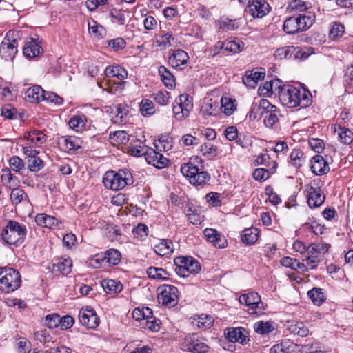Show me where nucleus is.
<instances>
[{
	"label": "nucleus",
	"instance_id": "nucleus-51",
	"mask_svg": "<svg viewBox=\"0 0 353 353\" xmlns=\"http://www.w3.org/2000/svg\"><path fill=\"white\" fill-rule=\"evenodd\" d=\"M153 99L160 105H165L170 98V92L167 90H159L152 94Z\"/></svg>",
	"mask_w": 353,
	"mask_h": 353
},
{
	"label": "nucleus",
	"instance_id": "nucleus-59",
	"mask_svg": "<svg viewBox=\"0 0 353 353\" xmlns=\"http://www.w3.org/2000/svg\"><path fill=\"white\" fill-rule=\"evenodd\" d=\"M214 323V320L211 316L202 314L199 316L196 320V325L199 328H210Z\"/></svg>",
	"mask_w": 353,
	"mask_h": 353
},
{
	"label": "nucleus",
	"instance_id": "nucleus-35",
	"mask_svg": "<svg viewBox=\"0 0 353 353\" xmlns=\"http://www.w3.org/2000/svg\"><path fill=\"white\" fill-rule=\"evenodd\" d=\"M154 250L157 254L165 256L172 252L173 243L170 240L163 239L155 245Z\"/></svg>",
	"mask_w": 353,
	"mask_h": 353
},
{
	"label": "nucleus",
	"instance_id": "nucleus-31",
	"mask_svg": "<svg viewBox=\"0 0 353 353\" xmlns=\"http://www.w3.org/2000/svg\"><path fill=\"white\" fill-rule=\"evenodd\" d=\"M86 117L82 113L73 116L69 120L70 127L77 132L82 131L85 128Z\"/></svg>",
	"mask_w": 353,
	"mask_h": 353
},
{
	"label": "nucleus",
	"instance_id": "nucleus-64",
	"mask_svg": "<svg viewBox=\"0 0 353 353\" xmlns=\"http://www.w3.org/2000/svg\"><path fill=\"white\" fill-rule=\"evenodd\" d=\"M321 258L319 255L314 254H308V256L305 259L304 262L305 268H303V271L307 268L310 269H314L316 268L317 265L320 263Z\"/></svg>",
	"mask_w": 353,
	"mask_h": 353
},
{
	"label": "nucleus",
	"instance_id": "nucleus-16",
	"mask_svg": "<svg viewBox=\"0 0 353 353\" xmlns=\"http://www.w3.org/2000/svg\"><path fill=\"white\" fill-rule=\"evenodd\" d=\"M145 160L148 164H150L157 168L161 169L168 165L169 160L163 155L154 149L149 148L145 152Z\"/></svg>",
	"mask_w": 353,
	"mask_h": 353
},
{
	"label": "nucleus",
	"instance_id": "nucleus-33",
	"mask_svg": "<svg viewBox=\"0 0 353 353\" xmlns=\"http://www.w3.org/2000/svg\"><path fill=\"white\" fill-rule=\"evenodd\" d=\"M294 345L289 341H285L273 345L270 349V353H294Z\"/></svg>",
	"mask_w": 353,
	"mask_h": 353
},
{
	"label": "nucleus",
	"instance_id": "nucleus-41",
	"mask_svg": "<svg viewBox=\"0 0 353 353\" xmlns=\"http://www.w3.org/2000/svg\"><path fill=\"white\" fill-rule=\"evenodd\" d=\"M63 146L68 151H76L81 145V141L79 138L73 136L63 137Z\"/></svg>",
	"mask_w": 353,
	"mask_h": 353
},
{
	"label": "nucleus",
	"instance_id": "nucleus-11",
	"mask_svg": "<svg viewBox=\"0 0 353 353\" xmlns=\"http://www.w3.org/2000/svg\"><path fill=\"white\" fill-rule=\"evenodd\" d=\"M225 337L230 342H238L241 345H245L250 341L248 332L241 327H227L224 330Z\"/></svg>",
	"mask_w": 353,
	"mask_h": 353
},
{
	"label": "nucleus",
	"instance_id": "nucleus-43",
	"mask_svg": "<svg viewBox=\"0 0 353 353\" xmlns=\"http://www.w3.org/2000/svg\"><path fill=\"white\" fill-rule=\"evenodd\" d=\"M27 158L28 168L30 172H37L43 168L44 163L43 161L37 155Z\"/></svg>",
	"mask_w": 353,
	"mask_h": 353
},
{
	"label": "nucleus",
	"instance_id": "nucleus-22",
	"mask_svg": "<svg viewBox=\"0 0 353 353\" xmlns=\"http://www.w3.org/2000/svg\"><path fill=\"white\" fill-rule=\"evenodd\" d=\"M307 192V204L310 208H317L323 203L325 196L321 194L319 189L311 186Z\"/></svg>",
	"mask_w": 353,
	"mask_h": 353
},
{
	"label": "nucleus",
	"instance_id": "nucleus-55",
	"mask_svg": "<svg viewBox=\"0 0 353 353\" xmlns=\"http://www.w3.org/2000/svg\"><path fill=\"white\" fill-rule=\"evenodd\" d=\"M26 199L28 196L24 190L20 188L12 189L10 193V199L13 203L18 204Z\"/></svg>",
	"mask_w": 353,
	"mask_h": 353
},
{
	"label": "nucleus",
	"instance_id": "nucleus-30",
	"mask_svg": "<svg viewBox=\"0 0 353 353\" xmlns=\"http://www.w3.org/2000/svg\"><path fill=\"white\" fill-rule=\"evenodd\" d=\"M159 74L161 81L168 88L172 89L175 87L174 77L165 66L159 67Z\"/></svg>",
	"mask_w": 353,
	"mask_h": 353
},
{
	"label": "nucleus",
	"instance_id": "nucleus-23",
	"mask_svg": "<svg viewBox=\"0 0 353 353\" xmlns=\"http://www.w3.org/2000/svg\"><path fill=\"white\" fill-rule=\"evenodd\" d=\"M264 72L248 70L243 77V83L248 88H254L259 80L263 79Z\"/></svg>",
	"mask_w": 353,
	"mask_h": 353
},
{
	"label": "nucleus",
	"instance_id": "nucleus-44",
	"mask_svg": "<svg viewBox=\"0 0 353 353\" xmlns=\"http://www.w3.org/2000/svg\"><path fill=\"white\" fill-rule=\"evenodd\" d=\"M147 274L150 278L165 280L169 274L163 268L150 267L147 269Z\"/></svg>",
	"mask_w": 353,
	"mask_h": 353
},
{
	"label": "nucleus",
	"instance_id": "nucleus-26",
	"mask_svg": "<svg viewBox=\"0 0 353 353\" xmlns=\"http://www.w3.org/2000/svg\"><path fill=\"white\" fill-rule=\"evenodd\" d=\"M40 52L41 46L35 40L31 39L26 42L23 49V53L26 57L32 59L39 55Z\"/></svg>",
	"mask_w": 353,
	"mask_h": 353
},
{
	"label": "nucleus",
	"instance_id": "nucleus-6",
	"mask_svg": "<svg viewBox=\"0 0 353 353\" xmlns=\"http://www.w3.org/2000/svg\"><path fill=\"white\" fill-rule=\"evenodd\" d=\"M21 276L12 268H0V290L9 293L18 289L21 285Z\"/></svg>",
	"mask_w": 353,
	"mask_h": 353
},
{
	"label": "nucleus",
	"instance_id": "nucleus-49",
	"mask_svg": "<svg viewBox=\"0 0 353 353\" xmlns=\"http://www.w3.org/2000/svg\"><path fill=\"white\" fill-rule=\"evenodd\" d=\"M201 152L208 159H212L217 154V149L211 143H205L200 147Z\"/></svg>",
	"mask_w": 353,
	"mask_h": 353
},
{
	"label": "nucleus",
	"instance_id": "nucleus-18",
	"mask_svg": "<svg viewBox=\"0 0 353 353\" xmlns=\"http://www.w3.org/2000/svg\"><path fill=\"white\" fill-rule=\"evenodd\" d=\"M189 59L186 52L178 49L172 51L169 57L168 63L174 68L181 69V66L185 65Z\"/></svg>",
	"mask_w": 353,
	"mask_h": 353
},
{
	"label": "nucleus",
	"instance_id": "nucleus-7",
	"mask_svg": "<svg viewBox=\"0 0 353 353\" xmlns=\"http://www.w3.org/2000/svg\"><path fill=\"white\" fill-rule=\"evenodd\" d=\"M175 272L181 277L197 274L201 270L199 262L192 256H177L174 260Z\"/></svg>",
	"mask_w": 353,
	"mask_h": 353
},
{
	"label": "nucleus",
	"instance_id": "nucleus-29",
	"mask_svg": "<svg viewBox=\"0 0 353 353\" xmlns=\"http://www.w3.org/2000/svg\"><path fill=\"white\" fill-rule=\"evenodd\" d=\"M288 330L291 334L301 337L307 336L310 334L308 327L300 321L292 322L288 326Z\"/></svg>",
	"mask_w": 353,
	"mask_h": 353
},
{
	"label": "nucleus",
	"instance_id": "nucleus-5",
	"mask_svg": "<svg viewBox=\"0 0 353 353\" xmlns=\"http://www.w3.org/2000/svg\"><path fill=\"white\" fill-rule=\"evenodd\" d=\"M25 226L14 221H9L6 227L2 231L3 241L9 245H18L23 243L26 236Z\"/></svg>",
	"mask_w": 353,
	"mask_h": 353
},
{
	"label": "nucleus",
	"instance_id": "nucleus-12",
	"mask_svg": "<svg viewBox=\"0 0 353 353\" xmlns=\"http://www.w3.org/2000/svg\"><path fill=\"white\" fill-rule=\"evenodd\" d=\"M79 319L80 323L89 329H94L99 324V318L94 310L87 307L82 308L79 313Z\"/></svg>",
	"mask_w": 353,
	"mask_h": 353
},
{
	"label": "nucleus",
	"instance_id": "nucleus-19",
	"mask_svg": "<svg viewBox=\"0 0 353 353\" xmlns=\"http://www.w3.org/2000/svg\"><path fill=\"white\" fill-rule=\"evenodd\" d=\"M310 161L311 170L316 175L325 174L330 171L328 163L322 156L316 154L312 157Z\"/></svg>",
	"mask_w": 353,
	"mask_h": 353
},
{
	"label": "nucleus",
	"instance_id": "nucleus-37",
	"mask_svg": "<svg viewBox=\"0 0 353 353\" xmlns=\"http://www.w3.org/2000/svg\"><path fill=\"white\" fill-rule=\"evenodd\" d=\"M254 331L261 335H267L274 330L273 324L270 321H258L254 325Z\"/></svg>",
	"mask_w": 353,
	"mask_h": 353
},
{
	"label": "nucleus",
	"instance_id": "nucleus-56",
	"mask_svg": "<svg viewBox=\"0 0 353 353\" xmlns=\"http://www.w3.org/2000/svg\"><path fill=\"white\" fill-rule=\"evenodd\" d=\"M115 109V117H114V121L115 123H122L125 121V117L128 111L121 105L117 104L114 106Z\"/></svg>",
	"mask_w": 353,
	"mask_h": 353
},
{
	"label": "nucleus",
	"instance_id": "nucleus-60",
	"mask_svg": "<svg viewBox=\"0 0 353 353\" xmlns=\"http://www.w3.org/2000/svg\"><path fill=\"white\" fill-rule=\"evenodd\" d=\"M60 323V316L57 314H51L46 316L44 325L50 329L57 327Z\"/></svg>",
	"mask_w": 353,
	"mask_h": 353
},
{
	"label": "nucleus",
	"instance_id": "nucleus-21",
	"mask_svg": "<svg viewBox=\"0 0 353 353\" xmlns=\"http://www.w3.org/2000/svg\"><path fill=\"white\" fill-rule=\"evenodd\" d=\"M125 83V81H123L116 82L110 79L104 80L98 84L100 88H103L108 92L112 94H118L121 93L122 90L124 89Z\"/></svg>",
	"mask_w": 353,
	"mask_h": 353
},
{
	"label": "nucleus",
	"instance_id": "nucleus-9",
	"mask_svg": "<svg viewBox=\"0 0 353 353\" xmlns=\"http://www.w3.org/2000/svg\"><path fill=\"white\" fill-rule=\"evenodd\" d=\"M274 108V105L271 104L267 99H254L252 103L250 110L248 113L250 120H259L265 114Z\"/></svg>",
	"mask_w": 353,
	"mask_h": 353
},
{
	"label": "nucleus",
	"instance_id": "nucleus-61",
	"mask_svg": "<svg viewBox=\"0 0 353 353\" xmlns=\"http://www.w3.org/2000/svg\"><path fill=\"white\" fill-rule=\"evenodd\" d=\"M92 25H91L90 23H88L90 33L92 34L98 38H103L105 34V28L102 26L97 24L94 21H92Z\"/></svg>",
	"mask_w": 353,
	"mask_h": 353
},
{
	"label": "nucleus",
	"instance_id": "nucleus-58",
	"mask_svg": "<svg viewBox=\"0 0 353 353\" xmlns=\"http://www.w3.org/2000/svg\"><path fill=\"white\" fill-rule=\"evenodd\" d=\"M9 165L10 168L16 172H20L25 168L23 161L18 156H12L10 159Z\"/></svg>",
	"mask_w": 353,
	"mask_h": 353
},
{
	"label": "nucleus",
	"instance_id": "nucleus-54",
	"mask_svg": "<svg viewBox=\"0 0 353 353\" xmlns=\"http://www.w3.org/2000/svg\"><path fill=\"white\" fill-rule=\"evenodd\" d=\"M276 112L277 108L274 105V108H272L271 111L266 113L263 121L266 127L271 128L278 121L279 118Z\"/></svg>",
	"mask_w": 353,
	"mask_h": 353
},
{
	"label": "nucleus",
	"instance_id": "nucleus-13",
	"mask_svg": "<svg viewBox=\"0 0 353 353\" xmlns=\"http://www.w3.org/2000/svg\"><path fill=\"white\" fill-rule=\"evenodd\" d=\"M177 292L175 286L165 285L158 296L159 301L164 305L173 307L177 304Z\"/></svg>",
	"mask_w": 353,
	"mask_h": 353
},
{
	"label": "nucleus",
	"instance_id": "nucleus-20",
	"mask_svg": "<svg viewBox=\"0 0 353 353\" xmlns=\"http://www.w3.org/2000/svg\"><path fill=\"white\" fill-rule=\"evenodd\" d=\"M72 266V260L70 258L55 259L52 263V271L67 275L71 272Z\"/></svg>",
	"mask_w": 353,
	"mask_h": 353
},
{
	"label": "nucleus",
	"instance_id": "nucleus-2",
	"mask_svg": "<svg viewBox=\"0 0 353 353\" xmlns=\"http://www.w3.org/2000/svg\"><path fill=\"white\" fill-rule=\"evenodd\" d=\"M199 157L191 158L190 161L183 164L181 166V172L183 176L188 179L189 182L195 186L203 185L206 184L211 179L210 174L207 171L202 170L196 165L199 163Z\"/></svg>",
	"mask_w": 353,
	"mask_h": 353
},
{
	"label": "nucleus",
	"instance_id": "nucleus-14",
	"mask_svg": "<svg viewBox=\"0 0 353 353\" xmlns=\"http://www.w3.org/2000/svg\"><path fill=\"white\" fill-rule=\"evenodd\" d=\"M270 6L265 0L249 1L248 10L254 18H262L270 12Z\"/></svg>",
	"mask_w": 353,
	"mask_h": 353
},
{
	"label": "nucleus",
	"instance_id": "nucleus-47",
	"mask_svg": "<svg viewBox=\"0 0 353 353\" xmlns=\"http://www.w3.org/2000/svg\"><path fill=\"white\" fill-rule=\"evenodd\" d=\"M106 262L111 265H117L121 259L120 252L115 249H110L105 253Z\"/></svg>",
	"mask_w": 353,
	"mask_h": 353
},
{
	"label": "nucleus",
	"instance_id": "nucleus-24",
	"mask_svg": "<svg viewBox=\"0 0 353 353\" xmlns=\"http://www.w3.org/2000/svg\"><path fill=\"white\" fill-rule=\"evenodd\" d=\"M45 91L40 85H35L26 92V99L30 103H39L43 101Z\"/></svg>",
	"mask_w": 353,
	"mask_h": 353
},
{
	"label": "nucleus",
	"instance_id": "nucleus-4",
	"mask_svg": "<svg viewBox=\"0 0 353 353\" xmlns=\"http://www.w3.org/2000/svg\"><path fill=\"white\" fill-rule=\"evenodd\" d=\"M314 20L315 16L311 13L293 16L288 18L283 22V30L288 34L305 31L312 26Z\"/></svg>",
	"mask_w": 353,
	"mask_h": 353
},
{
	"label": "nucleus",
	"instance_id": "nucleus-48",
	"mask_svg": "<svg viewBox=\"0 0 353 353\" xmlns=\"http://www.w3.org/2000/svg\"><path fill=\"white\" fill-rule=\"evenodd\" d=\"M280 262L283 266L290 268L292 270L301 269L303 271V268H305L304 263H301L296 259L289 256L283 258Z\"/></svg>",
	"mask_w": 353,
	"mask_h": 353
},
{
	"label": "nucleus",
	"instance_id": "nucleus-1",
	"mask_svg": "<svg viewBox=\"0 0 353 353\" xmlns=\"http://www.w3.org/2000/svg\"><path fill=\"white\" fill-rule=\"evenodd\" d=\"M278 89L281 103L288 108H305L312 103V94L307 90L300 89L292 85H285L281 88L278 86Z\"/></svg>",
	"mask_w": 353,
	"mask_h": 353
},
{
	"label": "nucleus",
	"instance_id": "nucleus-57",
	"mask_svg": "<svg viewBox=\"0 0 353 353\" xmlns=\"http://www.w3.org/2000/svg\"><path fill=\"white\" fill-rule=\"evenodd\" d=\"M224 43V50L231 52L233 53H237L242 50L243 45L239 41L233 40L225 41Z\"/></svg>",
	"mask_w": 353,
	"mask_h": 353
},
{
	"label": "nucleus",
	"instance_id": "nucleus-3",
	"mask_svg": "<svg viewBox=\"0 0 353 353\" xmlns=\"http://www.w3.org/2000/svg\"><path fill=\"white\" fill-rule=\"evenodd\" d=\"M103 183L106 188L117 191L127 185H132L134 183V179L129 170L120 169L117 172H107L103 178Z\"/></svg>",
	"mask_w": 353,
	"mask_h": 353
},
{
	"label": "nucleus",
	"instance_id": "nucleus-17",
	"mask_svg": "<svg viewBox=\"0 0 353 353\" xmlns=\"http://www.w3.org/2000/svg\"><path fill=\"white\" fill-rule=\"evenodd\" d=\"M206 240L212 243L217 248H224L227 246V240L220 233L212 228H206L203 231Z\"/></svg>",
	"mask_w": 353,
	"mask_h": 353
},
{
	"label": "nucleus",
	"instance_id": "nucleus-25",
	"mask_svg": "<svg viewBox=\"0 0 353 353\" xmlns=\"http://www.w3.org/2000/svg\"><path fill=\"white\" fill-rule=\"evenodd\" d=\"M157 46L161 49H166L170 47L178 46V40L173 36L171 32L163 33L157 41Z\"/></svg>",
	"mask_w": 353,
	"mask_h": 353
},
{
	"label": "nucleus",
	"instance_id": "nucleus-27",
	"mask_svg": "<svg viewBox=\"0 0 353 353\" xmlns=\"http://www.w3.org/2000/svg\"><path fill=\"white\" fill-rule=\"evenodd\" d=\"M101 286L107 294H117L123 289L122 283L113 279H103L101 281Z\"/></svg>",
	"mask_w": 353,
	"mask_h": 353
},
{
	"label": "nucleus",
	"instance_id": "nucleus-10",
	"mask_svg": "<svg viewBox=\"0 0 353 353\" xmlns=\"http://www.w3.org/2000/svg\"><path fill=\"white\" fill-rule=\"evenodd\" d=\"M8 32L0 45V54L5 60H13L18 52V41L16 39H10Z\"/></svg>",
	"mask_w": 353,
	"mask_h": 353
},
{
	"label": "nucleus",
	"instance_id": "nucleus-32",
	"mask_svg": "<svg viewBox=\"0 0 353 353\" xmlns=\"http://www.w3.org/2000/svg\"><path fill=\"white\" fill-rule=\"evenodd\" d=\"M259 233V232L256 228H246L241 234V241L247 245L253 244L257 241Z\"/></svg>",
	"mask_w": 353,
	"mask_h": 353
},
{
	"label": "nucleus",
	"instance_id": "nucleus-45",
	"mask_svg": "<svg viewBox=\"0 0 353 353\" xmlns=\"http://www.w3.org/2000/svg\"><path fill=\"white\" fill-rule=\"evenodd\" d=\"M330 245L326 243H312L307 247L308 254L319 255L328 252Z\"/></svg>",
	"mask_w": 353,
	"mask_h": 353
},
{
	"label": "nucleus",
	"instance_id": "nucleus-8",
	"mask_svg": "<svg viewBox=\"0 0 353 353\" xmlns=\"http://www.w3.org/2000/svg\"><path fill=\"white\" fill-rule=\"evenodd\" d=\"M181 348L184 351L191 353H206L209 346L204 341V339L196 334L187 335L181 343Z\"/></svg>",
	"mask_w": 353,
	"mask_h": 353
},
{
	"label": "nucleus",
	"instance_id": "nucleus-28",
	"mask_svg": "<svg viewBox=\"0 0 353 353\" xmlns=\"http://www.w3.org/2000/svg\"><path fill=\"white\" fill-rule=\"evenodd\" d=\"M105 75L107 78L117 77L123 81L128 77V72L120 65L108 66L105 70Z\"/></svg>",
	"mask_w": 353,
	"mask_h": 353
},
{
	"label": "nucleus",
	"instance_id": "nucleus-42",
	"mask_svg": "<svg viewBox=\"0 0 353 353\" xmlns=\"http://www.w3.org/2000/svg\"><path fill=\"white\" fill-rule=\"evenodd\" d=\"M290 163L296 168H299L305 161L304 153L299 149H294L290 156Z\"/></svg>",
	"mask_w": 353,
	"mask_h": 353
},
{
	"label": "nucleus",
	"instance_id": "nucleus-15",
	"mask_svg": "<svg viewBox=\"0 0 353 353\" xmlns=\"http://www.w3.org/2000/svg\"><path fill=\"white\" fill-rule=\"evenodd\" d=\"M239 302L249 307L250 314H257L256 310L260 308L259 305L262 304L261 296L256 292H250L242 294L239 296Z\"/></svg>",
	"mask_w": 353,
	"mask_h": 353
},
{
	"label": "nucleus",
	"instance_id": "nucleus-53",
	"mask_svg": "<svg viewBox=\"0 0 353 353\" xmlns=\"http://www.w3.org/2000/svg\"><path fill=\"white\" fill-rule=\"evenodd\" d=\"M277 80L267 81L264 84L259 87L258 92L260 95L268 96L273 92V89L276 90V85H277Z\"/></svg>",
	"mask_w": 353,
	"mask_h": 353
},
{
	"label": "nucleus",
	"instance_id": "nucleus-50",
	"mask_svg": "<svg viewBox=\"0 0 353 353\" xmlns=\"http://www.w3.org/2000/svg\"><path fill=\"white\" fill-rule=\"evenodd\" d=\"M338 137L341 141L344 144H350L353 140V133L351 130L345 128H339Z\"/></svg>",
	"mask_w": 353,
	"mask_h": 353
},
{
	"label": "nucleus",
	"instance_id": "nucleus-36",
	"mask_svg": "<svg viewBox=\"0 0 353 353\" xmlns=\"http://www.w3.org/2000/svg\"><path fill=\"white\" fill-rule=\"evenodd\" d=\"M308 297L314 305H320L325 300L323 290L320 288H314L307 292Z\"/></svg>",
	"mask_w": 353,
	"mask_h": 353
},
{
	"label": "nucleus",
	"instance_id": "nucleus-39",
	"mask_svg": "<svg viewBox=\"0 0 353 353\" xmlns=\"http://www.w3.org/2000/svg\"><path fill=\"white\" fill-rule=\"evenodd\" d=\"M175 101L178 103L183 111H187V115L189 116L193 108L192 99L186 94L179 95Z\"/></svg>",
	"mask_w": 353,
	"mask_h": 353
},
{
	"label": "nucleus",
	"instance_id": "nucleus-34",
	"mask_svg": "<svg viewBox=\"0 0 353 353\" xmlns=\"http://www.w3.org/2000/svg\"><path fill=\"white\" fill-rule=\"evenodd\" d=\"M25 138L37 147L41 145L46 141V134L39 130H34L28 132L25 135Z\"/></svg>",
	"mask_w": 353,
	"mask_h": 353
},
{
	"label": "nucleus",
	"instance_id": "nucleus-38",
	"mask_svg": "<svg viewBox=\"0 0 353 353\" xmlns=\"http://www.w3.org/2000/svg\"><path fill=\"white\" fill-rule=\"evenodd\" d=\"M295 46H288L277 48L274 52V57L279 59H290L293 57Z\"/></svg>",
	"mask_w": 353,
	"mask_h": 353
},
{
	"label": "nucleus",
	"instance_id": "nucleus-62",
	"mask_svg": "<svg viewBox=\"0 0 353 353\" xmlns=\"http://www.w3.org/2000/svg\"><path fill=\"white\" fill-rule=\"evenodd\" d=\"M1 181L4 184L9 185H14L17 181V177L14 176L8 168L3 169L1 174Z\"/></svg>",
	"mask_w": 353,
	"mask_h": 353
},
{
	"label": "nucleus",
	"instance_id": "nucleus-52",
	"mask_svg": "<svg viewBox=\"0 0 353 353\" xmlns=\"http://www.w3.org/2000/svg\"><path fill=\"white\" fill-rule=\"evenodd\" d=\"M140 111L143 116H150L154 113V107L152 101L143 99L140 104Z\"/></svg>",
	"mask_w": 353,
	"mask_h": 353
},
{
	"label": "nucleus",
	"instance_id": "nucleus-40",
	"mask_svg": "<svg viewBox=\"0 0 353 353\" xmlns=\"http://www.w3.org/2000/svg\"><path fill=\"white\" fill-rule=\"evenodd\" d=\"M110 139L114 145L126 144L129 141V135L125 131H115L110 134Z\"/></svg>",
	"mask_w": 353,
	"mask_h": 353
},
{
	"label": "nucleus",
	"instance_id": "nucleus-63",
	"mask_svg": "<svg viewBox=\"0 0 353 353\" xmlns=\"http://www.w3.org/2000/svg\"><path fill=\"white\" fill-rule=\"evenodd\" d=\"M125 11L113 8L110 11V17L114 19L119 25H124L125 23Z\"/></svg>",
	"mask_w": 353,
	"mask_h": 353
},
{
	"label": "nucleus",
	"instance_id": "nucleus-46",
	"mask_svg": "<svg viewBox=\"0 0 353 353\" xmlns=\"http://www.w3.org/2000/svg\"><path fill=\"white\" fill-rule=\"evenodd\" d=\"M234 102V100L228 97L221 98V105L225 114L230 116L236 110Z\"/></svg>",
	"mask_w": 353,
	"mask_h": 353
}]
</instances>
